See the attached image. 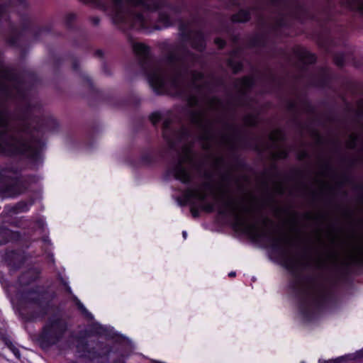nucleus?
Masks as SVG:
<instances>
[{
    "mask_svg": "<svg viewBox=\"0 0 363 363\" xmlns=\"http://www.w3.org/2000/svg\"><path fill=\"white\" fill-rule=\"evenodd\" d=\"M290 4L291 6L288 15L300 22L308 19L316 21L323 28L322 32L318 35L320 45L325 48L331 47L333 40L331 38L330 30L327 28V25L332 20V14L329 6H323L317 14H312L306 4L299 2L298 0H291Z\"/></svg>",
    "mask_w": 363,
    "mask_h": 363,
    "instance_id": "0eeeda50",
    "label": "nucleus"
},
{
    "mask_svg": "<svg viewBox=\"0 0 363 363\" xmlns=\"http://www.w3.org/2000/svg\"><path fill=\"white\" fill-rule=\"evenodd\" d=\"M340 181L336 183L337 187H342L345 184H351L353 181L352 177L347 171L342 173L339 177Z\"/></svg>",
    "mask_w": 363,
    "mask_h": 363,
    "instance_id": "4c0bfd02",
    "label": "nucleus"
},
{
    "mask_svg": "<svg viewBox=\"0 0 363 363\" xmlns=\"http://www.w3.org/2000/svg\"><path fill=\"white\" fill-rule=\"evenodd\" d=\"M105 326L99 323L91 325L89 330H80L74 337L76 350L81 358L98 363H125V357L113 346L99 340H88L91 335L103 336Z\"/></svg>",
    "mask_w": 363,
    "mask_h": 363,
    "instance_id": "20e7f679",
    "label": "nucleus"
},
{
    "mask_svg": "<svg viewBox=\"0 0 363 363\" xmlns=\"http://www.w3.org/2000/svg\"><path fill=\"white\" fill-rule=\"evenodd\" d=\"M233 158L235 163V166L238 168H245L247 165L245 161L242 159L239 155L236 153L233 154Z\"/></svg>",
    "mask_w": 363,
    "mask_h": 363,
    "instance_id": "3c124183",
    "label": "nucleus"
},
{
    "mask_svg": "<svg viewBox=\"0 0 363 363\" xmlns=\"http://www.w3.org/2000/svg\"><path fill=\"white\" fill-rule=\"evenodd\" d=\"M294 121L296 123L297 126L306 128L310 133L311 136L315 139L317 144H323L324 138L316 129L312 128L310 125L303 126L302 123L298 121L296 118H294Z\"/></svg>",
    "mask_w": 363,
    "mask_h": 363,
    "instance_id": "c756f323",
    "label": "nucleus"
},
{
    "mask_svg": "<svg viewBox=\"0 0 363 363\" xmlns=\"http://www.w3.org/2000/svg\"><path fill=\"white\" fill-rule=\"evenodd\" d=\"M358 139L357 135H351L350 137V140L347 143V147L350 149H354L357 147Z\"/></svg>",
    "mask_w": 363,
    "mask_h": 363,
    "instance_id": "052dcab7",
    "label": "nucleus"
},
{
    "mask_svg": "<svg viewBox=\"0 0 363 363\" xmlns=\"http://www.w3.org/2000/svg\"><path fill=\"white\" fill-rule=\"evenodd\" d=\"M227 65L232 69L234 74H238L243 70L244 65L242 61H235L232 58L227 60Z\"/></svg>",
    "mask_w": 363,
    "mask_h": 363,
    "instance_id": "f704fd0d",
    "label": "nucleus"
},
{
    "mask_svg": "<svg viewBox=\"0 0 363 363\" xmlns=\"http://www.w3.org/2000/svg\"><path fill=\"white\" fill-rule=\"evenodd\" d=\"M292 52L298 59V60L303 65L302 69L305 70V66L309 65H314L317 62V55L308 51L305 47L301 45H296L292 48Z\"/></svg>",
    "mask_w": 363,
    "mask_h": 363,
    "instance_id": "6ab92c4d",
    "label": "nucleus"
},
{
    "mask_svg": "<svg viewBox=\"0 0 363 363\" xmlns=\"http://www.w3.org/2000/svg\"><path fill=\"white\" fill-rule=\"evenodd\" d=\"M191 42V47L200 52H203L206 48V37L203 32L201 30L194 31L191 38L189 41Z\"/></svg>",
    "mask_w": 363,
    "mask_h": 363,
    "instance_id": "5701e85b",
    "label": "nucleus"
},
{
    "mask_svg": "<svg viewBox=\"0 0 363 363\" xmlns=\"http://www.w3.org/2000/svg\"><path fill=\"white\" fill-rule=\"evenodd\" d=\"M43 125L49 128L51 131H55L59 128V123L57 121L52 118H48L43 121Z\"/></svg>",
    "mask_w": 363,
    "mask_h": 363,
    "instance_id": "79ce46f5",
    "label": "nucleus"
},
{
    "mask_svg": "<svg viewBox=\"0 0 363 363\" xmlns=\"http://www.w3.org/2000/svg\"><path fill=\"white\" fill-rule=\"evenodd\" d=\"M214 43L217 45L218 48L219 50H223L225 48L226 46V41L223 39L222 38H220V37H216L215 39H214Z\"/></svg>",
    "mask_w": 363,
    "mask_h": 363,
    "instance_id": "680f3d73",
    "label": "nucleus"
},
{
    "mask_svg": "<svg viewBox=\"0 0 363 363\" xmlns=\"http://www.w3.org/2000/svg\"><path fill=\"white\" fill-rule=\"evenodd\" d=\"M187 104L189 107H194L199 105V99L197 96L194 94H189L186 96Z\"/></svg>",
    "mask_w": 363,
    "mask_h": 363,
    "instance_id": "603ef678",
    "label": "nucleus"
},
{
    "mask_svg": "<svg viewBox=\"0 0 363 363\" xmlns=\"http://www.w3.org/2000/svg\"><path fill=\"white\" fill-rule=\"evenodd\" d=\"M333 269L339 280H345L353 272V269H363V257H353L350 262L335 264Z\"/></svg>",
    "mask_w": 363,
    "mask_h": 363,
    "instance_id": "2eb2a0df",
    "label": "nucleus"
},
{
    "mask_svg": "<svg viewBox=\"0 0 363 363\" xmlns=\"http://www.w3.org/2000/svg\"><path fill=\"white\" fill-rule=\"evenodd\" d=\"M310 157V155L308 152L306 150H301L296 155V159L299 161H302L305 159H308Z\"/></svg>",
    "mask_w": 363,
    "mask_h": 363,
    "instance_id": "69168bd1",
    "label": "nucleus"
},
{
    "mask_svg": "<svg viewBox=\"0 0 363 363\" xmlns=\"http://www.w3.org/2000/svg\"><path fill=\"white\" fill-rule=\"evenodd\" d=\"M286 108L289 112L297 113V103L293 100H287L286 102Z\"/></svg>",
    "mask_w": 363,
    "mask_h": 363,
    "instance_id": "864d4df0",
    "label": "nucleus"
},
{
    "mask_svg": "<svg viewBox=\"0 0 363 363\" xmlns=\"http://www.w3.org/2000/svg\"><path fill=\"white\" fill-rule=\"evenodd\" d=\"M201 209L206 213H211L215 211V204L213 203H206L201 206Z\"/></svg>",
    "mask_w": 363,
    "mask_h": 363,
    "instance_id": "13d9d810",
    "label": "nucleus"
},
{
    "mask_svg": "<svg viewBox=\"0 0 363 363\" xmlns=\"http://www.w3.org/2000/svg\"><path fill=\"white\" fill-rule=\"evenodd\" d=\"M11 4V1H9L4 4H0V18L3 16V15L6 12V10L9 6Z\"/></svg>",
    "mask_w": 363,
    "mask_h": 363,
    "instance_id": "774afa93",
    "label": "nucleus"
},
{
    "mask_svg": "<svg viewBox=\"0 0 363 363\" xmlns=\"http://www.w3.org/2000/svg\"><path fill=\"white\" fill-rule=\"evenodd\" d=\"M350 355L341 356L334 359L325 360L322 362H320V363H342L343 362L347 361Z\"/></svg>",
    "mask_w": 363,
    "mask_h": 363,
    "instance_id": "bf43d9fd",
    "label": "nucleus"
},
{
    "mask_svg": "<svg viewBox=\"0 0 363 363\" xmlns=\"http://www.w3.org/2000/svg\"><path fill=\"white\" fill-rule=\"evenodd\" d=\"M0 78L9 82H13V88L16 90L19 95H23L21 86L23 84L22 76L18 73L14 68L2 67L0 69Z\"/></svg>",
    "mask_w": 363,
    "mask_h": 363,
    "instance_id": "f3484780",
    "label": "nucleus"
},
{
    "mask_svg": "<svg viewBox=\"0 0 363 363\" xmlns=\"http://www.w3.org/2000/svg\"><path fill=\"white\" fill-rule=\"evenodd\" d=\"M354 189L358 192L357 201H363V184H357L354 187Z\"/></svg>",
    "mask_w": 363,
    "mask_h": 363,
    "instance_id": "e2e57ef3",
    "label": "nucleus"
},
{
    "mask_svg": "<svg viewBox=\"0 0 363 363\" xmlns=\"http://www.w3.org/2000/svg\"><path fill=\"white\" fill-rule=\"evenodd\" d=\"M333 62L338 67H343L345 62V56L343 52H338L333 56Z\"/></svg>",
    "mask_w": 363,
    "mask_h": 363,
    "instance_id": "c03bdc74",
    "label": "nucleus"
},
{
    "mask_svg": "<svg viewBox=\"0 0 363 363\" xmlns=\"http://www.w3.org/2000/svg\"><path fill=\"white\" fill-rule=\"evenodd\" d=\"M269 80L272 84H277L279 87H281L283 84V80L281 78L277 77L274 74L269 75Z\"/></svg>",
    "mask_w": 363,
    "mask_h": 363,
    "instance_id": "6e6d98bb",
    "label": "nucleus"
},
{
    "mask_svg": "<svg viewBox=\"0 0 363 363\" xmlns=\"http://www.w3.org/2000/svg\"><path fill=\"white\" fill-rule=\"evenodd\" d=\"M203 177L209 182H204L201 184V188L206 191H212L214 188L213 184L211 182L213 179V174L209 172H205L203 174Z\"/></svg>",
    "mask_w": 363,
    "mask_h": 363,
    "instance_id": "58836bf2",
    "label": "nucleus"
},
{
    "mask_svg": "<svg viewBox=\"0 0 363 363\" xmlns=\"http://www.w3.org/2000/svg\"><path fill=\"white\" fill-rule=\"evenodd\" d=\"M69 327L68 321L62 314L52 313L45 321L35 341L43 350H48L64 340Z\"/></svg>",
    "mask_w": 363,
    "mask_h": 363,
    "instance_id": "6e6552de",
    "label": "nucleus"
},
{
    "mask_svg": "<svg viewBox=\"0 0 363 363\" xmlns=\"http://www.w3.org/2000/svg\"><path fill=\"white\" fill-rule=\"evenodd\" d=\"M129 4L135 7L141 6L148 11H157L162 7L158 0H127Z\"/></svg>",
    "mask_w": 363,
    "mask_h": 363,
    "instance_id": "b1692460",
    "label": "nucleus"
},
{
    "mask_svg": "<svg viewBox=\"0 0 363 363\" xmlns=\"http://www.w3.org/2000/svg\"><path fill=\"white\" fill-rule=\"evenodd\" d=\"M192 199H197L201 201L206 200V195L200 193L197 189H188L186 190L182 197H179L177 201L181 206H185L191 204L194 205V203Z\"/></svg>",
    "mask_w": 363,
    "mask_h": 363,
    "instance_id": "aec40b11",
    "label": "nucleus"
},
{
    "mask_svg": "<svg viewBox=\"0 0 363 363\" xmlns=\"http://www.w3.org/2000/svg\"><path fill=\"white\" fill-rule=\"evenodd\" d=\"M270 5L275 7H288L289 1L288 0H268Z\"/></svg>",
    "mask_w": 363,
    "mask_h": 363,
    "instance_id": "5fc2aeb1",
    "label": "nucleus"
},
{
    "mask_svg": "<svg viewBox=\"0 0 363 363\" xmlns=\"http://www.w3.org/2000/svg\"><path fill=\"white\" fill-rule=\"evenodd\" d=\"M33 204V201L30 202V203H27L25 201H21L15 204L13 207V211L16 213L19 212H27L29 211L30 206Z\"/></svg>",
    "mask_w": 363,
    "mask_h": 363,
    "instance_id": "e433bc0d",
    "label": "nucleus"
},
{
    "mask_svg": "<svg viewBox=\"0 0 363 363\" xmlns=\"http://www.w3.org/2000/svg\"><path fill=\"white\" fill-rule=\"evenodd\" d=\"M40 277V271L36 268L23 272L18 277V307L19 315L26 323H33L43 320L48 315L52 298L49 292L43 286L36 285L25 289L37 281Z\"/></svg>",
    "mask_w": 363,
    "mask_h": 363,
    "instance_id": "7ed1b4c3",
    "label": "nucleus"
},
{
    "mask_svg": "<svg viewBox=\"0 0 363 363\" xmlns=\"http://www.w3.org/2000/svg\"><path fill=\"white\" fill-rule=\"evenodd\" d=\"M76 20V15L74 13H68L65 16V23L67 29L71 30L73 28V23Z\"/></svg>",
    "mask_w": 363,
    "mask_h": 363,
    "instance_id": "8fccbe9b",
    "label": "nucleus"
},
{
    "mask_svg": "<svg viewBox=\"0 0 363 363\" xmlns=\"http://www.w3.org/2000/svg\"><path fill=\"white\" fill-rule=\"evenodd\" d=\"M349 9L358 11L363 16V0H344Z\"/></svg>",
    "mask_w": 363,
    "mask_h": 363,
    "instance_id": "72a5a7b5",
    "label": "nucleus"
},
{
    "mask_svg": "<svg viewBox=\"0 0 363 363\" xmlns=\"http://www.w3.org/2000/svg\"><path fill=\"white\" fill-rule=\"evenodd\" d=\"M32 112L33 106L27 103L18 109L15 118L19 123L13 133L9 134L5 129L0 130V155L9 157L24 156L35 163L42 159L40 149L31 144L34 133L40 130L38 127H33L29 121Z\"/></svg>",
    "mask_w": 363,
    "mask_h": 363,
    "instance_id": "f03ea898",
    "label": "nucleus"
},
{
    "mask_svg": "<svg viewBox=\"0 0 363 363\" xmlns=\"http://www.w3.org/2000/svg\"><path fill=\"white\" fill-rule=\"evenodd\" d=\"M332 79V74L329 72V69L327 67H321L318 77L315 79L313 85L318 88H327L330 86Z\"/></svg>",
    "mask_w": 363,
    "mask_h": 363,
    "instance_id": "4be33fe9",
    "label": "nucleus"
},
{
    "mask_svg": "<svg viewBox=\"0 0 363 363\" xmlns=\"http://www.w3.org/2000/svg\"><path fill=\"white\" fill-rule=\"evenodd\" d=\"M267 44V35L264 33H255L248 40L247 46L249 48H264Z\"/></svg>",
    "mask_w": 363,
    "mask_h": 363,
    "instance_id": "a878e982",
    "label": "nucleus"
},
{
    "mask_svg": "<svg viewBox=\"0 0 363 363\" xmlns=\"http://www.w3.org/2000/svg\"><path fill=\"white\" fill-rule=\"evenodd\" d=\"M340 162L342 163H347L348 167H353L357 162V160L355 158H348L347 157H341Z\"/></svg>",
    "mask_w": 363,
    "mask_h": 363,
    "instance_id": "4d7b16f0",
    "label": "nucleus"
},
{
    "mask_svg": "<svg viewBox=\"0 0 363 363\" xmlns=\"http://www.w3.org/2000/svg\"><path fill=\"white\" fill-rule=\"evenodd\" d=\"M157 23L162 24V26L155 25L154 28L155 30H161L162 28H167L173 26L172 21L169 15L164 11H160L158 13Z\"/></svg>",
    "mask_w": 363,
    "mask_h": 363,
    "instance_id": "bb28decb",
    "label": "nucleus"
},
{
    "mask_svg": "<svg viewBox=\"0 0 363 363\" xmlns=\"http://www.w3.org/2000/svg\"><path fill=\"white\" fill-rule=\"evenodd\" d=\"M319 168L321 170L322 173L325 175L331 174L335 172L333 167L328 160L324 161L322 164H320Z\"/></svg>",
    "mask_w": 363,
    "mask_h": 363,
    "instance_id": "37998d69",
    "label": "nucleus"
},
{
    "mask_svg": "<svg viewBox=\"0 0 363 363\" xmlns=\"http://www.w3.org/2000/svg\"><path fill=\"white\" fill-rule=\"evenodd\" d=\"M162 118V116L159 111L153 112L149 116V119L154 126H157Z\"/></svg>",
    "mask_w": 363,
    "mask_h": 363,
    "instance_id": "09e8293b",
    "label": "nucleus"
},
{
    "mask_svg": "<svg viewBox=\"0 0 363 363\" xmlns=\"http://www.w3.org/2000/svg\"><path fill=\"white\" fill-rule=\"evenodd\" d=\"M245 125L250 127H257L258 125V115L248 113L243 117L242 119Z\"/></svg>",
    "mask_w": 363,
    "mask_h": 363,
    "instance_id": "c9c22d12",
    "label": "nucleus"
},
{
    "mask_svg": "<svg viewBox=\"0 0 363 363\" xmlns=\"http://www.w3.org/2000/svg\"><path fill=\"white\" fill-rule=\"evenodd\" d=\"M134 53L139 58V65L147 77L148 83L157 95L168 93L166 75L163 69L154 62L150 46L143 43L133 45Z\"/></svg>",
    "mask_w": 363,
    "mask_h": 363,
    "instance_id": "423d86ee",
    "label": "nucleus"
},
{
    "mask_svg": "<svg viewBox=\"0 0 363 363\" xmlns=\"http://www.w3.org/2000/svg\"><path fill=\"white\" fill-rule=\"evenodd\" d=\"M0 340L4 343V345L9 347L13 344L10 337L6 334H1L0 335Z\"/></svg>",
    "mask_w": 363,
    "mask_h": 363,
    "instance_id": "0e129e2a",
    "label": "nucleus"
},
{
    "mask_svg": "<svg viewBox=\"0 0 363 363\" xmlns=\"http://www.w3.org/2000/svg\"><path fill=\"white\" fill-rule=\"evenodd\" d=\"M81 76H82L83 81L87 84L89 91L92 95H94L99 100L105 99L102 91L97 89L95 87L91 79L89 77H88L85 74H81Z\"/></svg>",
    "mask_w": 363,
    "mask_h": 363,
    "instance_id": "c85d7f7f",
    "label": "nucleus"
},
{
    "mask_svg": "<svg viewBox=\"0 0 363 363\" xmlns=\"http://www.w3.org/2000/svg\"><path fill=\"white\" fill-rule=\"evenodd\" d=\"M172 120L167 118L162 123V135L164 140L167 143L170 149H173L176 146V142L173 139L174 130L172 128Z\"/></svg>",
    "mask_w": 363,
    "mask_h": 363,
    "instance_id": "412c9836",
    "label": "nucleus"
},
{
    "mask_svg": "<svg viewBox=\"0 0 363 363\" xmlns=\"http://www.w3.org/2000/svg\"><path fill=\"white\" fill-rule=\"evenodd\" d=\"M188 116L192 124L201 129L203 133L199 137L201 140L211 141L215 138L213 124L210 120L203 118V112L201 110H189Z\"/></svg>",
    "mask_w": 363,
    "mask_h": 363,
    "instance_id": "f8f14e48",
    "label": "nucleus"
},
{
    "mask_svg": "<svg viewBox=\"0 0 363 363\" xmlns=\"http://www.w3.org/2000/svg\"><path fill=\"white\" fill-rule=\"evenodd\" d=\"M9 112L0 109V128H6L9 125Z\"/></svg>",
    "mask_w": 363,
    "mask_h": 363,
    "instance_id": "a18cd8bd",
    "label": "nucleus"
},
{
    "mask_svg": "<svg viewBox=\"0 0 363 363\" xmlns=\"http://www.w3.org/2000/svg\"><path fill=\"white\" fill-rule=\"evenodd\" d=\"M20 21L21 30H18L13 23H9V28L11 35L6 39V43L10 47H20L25 32L32 33L34 39L38 40L42 34L49 33L51 30L48 27L34 26L31 18L27 13H20Z\"/></svg>",
    "mask_w": 363,
    "mask_h": 363,
    "instance_id": "9b49d317",
    "label": "nucleus"
},
{
    "mask_svg": "<svg viewBox=\"0 0 363 363\" xmlns=\"http://www.w3.org/2000/svg\"><path fill=\"white\" fill-rule=\"evenodd\" d=\"M237 200L229 196L226 201L218 208V214L221 216H233L234 222L233 228L235 230L243 229V232L254 239L263 240L267 238L270 242V247L273 252L277 254L282 260L283 267L286 269L293 279L289 281V289L301 300L300 312L304 318H310L312 312L309 306L317 308H323L334 298L333 288L336 286L337 281H332L331 286L326 288L323 284L317 283V278L313 274H303L299 269H305L310 267L308 260L311 259V248L305 246L301 252L296 257H289V250L284 247L283 244L289 245L290 239L286 235L274 238L269 236L266 232L259 233L256 223H249L238 213L235 206Z\"/></svg>",
    "mask_w": 363,
    "mask_h": 363,
    "instance_id": "f257e3e1",
    "label": "nucleus"
},
{
    "mask_svg": "<svg viewBox=\"0 0 363 363\" xmlns=\"http://www.w3.org/2000/svg\"><path fill=\"white\" fill-rule=\"evenodd\" d=\"M167 52L164 56V62L170 67L172 74L170 77V85L177 90V94L182 96L184 94L182 86L187 74H190L193 81H201L204 79V74L196 69L189 70L184 62L186 59L194 60L196 57L195 53L189 50L183 45L168 44L163 48Z\"/></svg>",
    "mask_w": 363,
    "mask_h": 363,
    "instance_id": "39448f33",
    "label": "nucleus"
},
{
    "mask_svg": "<svg viewBox=\"0 0 363 363\" xmlns=\"http://www.w3.org/2000/svg\"><path fill=\"white\" fill-rule=\"evenodd\" d=\"M179 30L180 37L183 41L188 42L191 40V34L194 33V32L188 29V25L186 23L182 21H180Z\"/></svg>",
    "mask_w": 363,
    "mask_h": 363,
    "instance_id": "7c9ffc66",
    "label": "nucleus"
},
{
    "mask_svg": "<svg viewBox=\"0 0 363 363\" xmlns=\"http://www.w3.org/2000/svg\"><path fill=\"white\" fill-rule=\"evenodd\" d=\"M304 177V172L297 168L291 169L288 174L284 175L285 179L288 181H294L296 179H303Z\"/></svg>",
    "mask_w": 363,
    "mask_h": 363,
    "instance_id": "473e14b6",
    "label": "nucleus"
},
{
    "mask_svg": "<svg viewBox=\"0 0 363 363\" xmlns=\"http://www.w3.org/2000/svg\"><path fill=\"white\" fill-rule=\"evenodd\" d=\"M75 298L77 299V307L81 311V313L88 319H93V315L86 308L84 304L79 300L77 299V297H75Z\"/></svg>",
    "mask_w": 363,
    "mask_h": 363,
    "instance_id": "49530a36",
    "label": "nucleus"
},
{
    "mask_svg": "<svg viewBox=\"0 0 363 363\" xmlns=\"http://www.w3.org/2000/svg\"><path fill=\"white\" fill-rule=\"evenodd\" d=\"M301 104L303 108V110L306 113L313 114L315 113V107L312 104V103L306 98L301 100Z\"/></svg>",
    "mask_w": 363,
    "mask_h": 363,
    "instance_id": "a19ab883",
    "label": "nucleus"
},
{
    "mask_svg": "<svg viewBox=\"0 0 363 363\" xmlns=\"http://www.w3.org/2000/svg\"><path fill=\"white\" fill-rule=\"evenodd\" d=\"M256 84L255 77L252 75H245L236 79L235 88L239 89L238 94L233 100L240 106H245L250 101L249 93Z\"/></svg>",
    "mask_w": 363,
    "mask_h": 363,
    "instance_id": "ddd939ff",
    "label": "nucleus"
},
{
    "mask_svg": "<svg viewBox=\"0 0 363 363\" xmlns=\"http://www.w3.org/2000/svg\"><path fill=\"white\" fill-rule=\"evenodd\" d=\"M3 260L10 270L17 271L23 266L26 262V257L18 250H6Z\"/></svg>",
    "mask_w": 363,
    "mask_h": 363,
    "instance_id": "a211bd4d",
    "label": "nucleus"
},
{
    "mask_svg": "<svg viewBox=\"0 0 363 363\" xmlns=\"http://www.w3.org/2000/svg\"><path fill=\"white\" fill-rule=\"evenodd\" d=\"M275 24L279 28L287 27L288 25L286 19V14L281 12L279 13L278 18L275 21Z\"/></svg>",
    "mask_w": 363,
    "mask_h": 363,
    "instance_id": "de8ad7c7",
    "label": "nucleus"
},
{
    "mask_svg": "<svg viewBox=\"0 0 363 363\" xmlns=\"http://www.w3.org/2000/svg\"><path fill=\"white\" fill-rule=\"evenodd\" d=\"M342 214L344 217L350 218L353 216L354 211L348 207H344L342 211Z\"/></svg>",
    "mask_w": 363,
    "mask_h": 363,
    "instance_id": "338daca9",
    "label": "nucleus"
},
{
    "mask_svg": "<svg viewBox=\"0 0 363 363\" xmlns=\"http://www.w3.org/2000/svg\"><path fill=\"white\" fill-rule=\"evenodd\" d=\"M251 13L249 9H240L237 13L231 15L230 20L233 23H245L250 21Z\"/></svg>",
    "mask_w": 363,
    "mask_h": 363,
    "instance_id": "393cba45",
    "label": "nucleus"
},
{
    "mask_svg": "<svg viewBox=\"0 0 363 363\" xmlns=\"http://www.w3.org/2000/svg\"><path fill=\"white\" fill-rule=\"evenodd\" d=\"M12 235L19 238L20 233L13 231L6 227H0V237L2 238V240H0V245H5L11 241L13 239Z\"/></svg>",
    "mask_w": 363,
    "mask_h": 363,
    "instance_id": "cd10ccee",
    "label": "nucleus"
},
{
    "mask_svg": "<svg viewBox=\"0 0 363 363\" xmlns=\"http://www.w3.org/2000/svg\"><path fill=\"white\" fill-rule=\"evenodd\" d=\"M190 137V131L189 130L182 126L179 130H174V133L173 134V139L177 143L180 142L182 140L187 139Z\"/></svg>",
    "mask_w": 363,
    "mask_h": 363,
    "instance_id": "2f4dec72",
    "label": "nucleus"
},
{
    "mask_svg": "<svg viewBox=\"0 0 363 363\" xmlns=\"http://www.w3.org/2000/svg\"><path fill=\"white\" fill-rule=\"evenodd\" d=\"M225 127L227 130L232 131V138L240 143L243 148L251 149L256 152H261L260 146L257 143H252V141L257 140V138H248L242 135V131L235 125L225 123Z\"/></svg>",
    "mask_w": 363,
    "mask_h": 363,
    "instance_id": "dca6fc26",
    "label": "nucleus"
},
{
    "mask_svg": "<svg viewBox=\"0 0 363 363\" xmlns=\"http://www.w3.org/2000/svg\"><path fill=\"white\" fill-rule=\"evenodd\" d=\"M140 162L145 165H151L156 162V159L152 152H145L140 157Z\"/></svg>",
    "mask_w": 363,
    "mask_h": 363,
    "instance_id": "ea45409f",
    "label": "nucleus"
},
{
    "mask_svg": "<svg viewBox=\"0 0 363 363\" xmlns=\"http://www.w3.org/2000/svg\"><path fill=\"white\" fill-rule=\"evenodd\" d=\"M115 20L121 23H128V28L131 30L145 32L148 30L146 19L143 14L140 12L131 13L128 17L122 13H118L116 16Z\"/></svg>",
    "mask_w": 363,
    "mask_h": 363,
    "instance_id": "4468645a",
    "label": "nucleus"
},
{
    "mask_svg": "<svg viewBox=\"0 0 363 363\" xmlns=\"http://www.w3.org/2000/svg\"><path fill=\"white\" fill-rule=\"evenodd\" d=\"M35 182V175L23 176L16 167L4 168L0 173V196L16 198L27 192L30 184Z\"/></svg>",
    "mask_w": 363,
    "mask_h": 363,
    "instance_id": "1a4fd4ad",
    "label": "nucleus"
},
{
    "mask_svg": "<svg viewBox=\"0 0 363 363\" xmlns=\"http://www.w3.org/2000/svg\"><path fill=\"white\" fill-rule=\"evenodd\" d=\"M184 155L180 156L178 161L172 167L168 168L164 174V177L165 179H169L170 176L179 181L184 184H189L191 183L193 177L190 171L184 166L185 162L193 164L194 167L199 171L203 166L201 162H194V157L191 155L192 150L186 146L182 148Z\"/></svg>",
    "mask_w": 363,
    "mask_h": 363,
    "instance_id": "9d476101",
    "label": "nucleus"
}]
</instances>
